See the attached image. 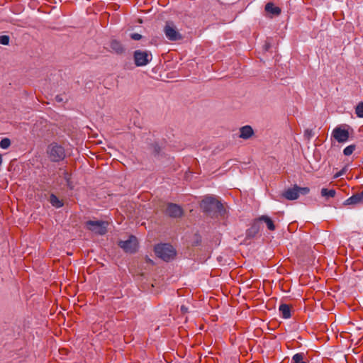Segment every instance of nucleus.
I'll return each mask as SVG.
<instances>
[{"instance_id":"obj_1","label":"nucleus","mask_w":363,"mask_h":363,"mask_svg":"<svg viewBox=\"0 0 363 363\" xmlns=\"http://www.w3.org/2000/svg\"><path fill=\"white\" fill-rule=\"evenodd\" d=\"M201 208L203 211L211 215H223L225 213V208L223 204L218 199L212 195L206 196L201 203Z\"/></svg>"},{"instance_id":"obj_2","label":"nucleus","mask_w":363,"mask_h":363,"mask_svg":"<svg viewBox=\"0 0 363 363\" xmlns=\"http://www.w3.org/2000/svg\"><path fill=\"white\" fill-rule=\"evenodd\" d=\"M46 152L49 160L53 162L62 161L66 157L64 147L57 143L50 144L48 146Z\"/></svg>"},{"instance_id":"obj_3","label":"nucleus","mask_w":363,"mask_h":363,"mask_svg":"<svg viewBox=\"0 0 363 363\" xmlns=\"http://www.w3.org/2000/svg\"><path fill=\"white\" fill-rule=\"evenodd\" d=\"M155 252L157 257L164 261H169L176 255L175 250L169 244H160L155 246Z\"/></svg>"},{"instance_id":"obj_4","label":"nucleus","mask_w":363,"mask_h":363,"mask_svg":"<svg viewBox=\"0 0 363 363\" xmlns=\"http://www.w3.org/2000/svg\"><path fill=\"white\" fill-rule=\"evenodd\" d=\"M133 59L137 67H143L152 60V56L149 51L137 50L133 52Z\"/></svg>"},{"instance_id":"obj_5","label":"nucleus","mask_w":363,"mask_h":363,"mask_svg":"<svg viewBox=\"0 0 363 363\" xmlns=\"http://www.w3.org/2000/svg\"><path fill=\"white\" fill-rule=\"evenodd\" d=\"M309 192L308 187H299L294 185L292 188H289L282 193V196L288 200H296L300 195H306Z\"/></svg>"},{"instance_id":"obj_6","label":"nucleus","mask_w":363,"mask_h":363,"mask_svg":"<svg viewBox=\"0 0 363 363\" xmlns=\"http://www.w3.org/2000/svg\"><path fill=\"white\" fill-rule=\"evenodd\" d=\"M107 225L106 222L102 220H89L86 223L87 228L99 235H104L106 233Z\"/></svg>"},{"instance_id":"obj_7","label":"nucleus","mask_w":363,"mask_h":363,"mask_svg":"<svg viewBox=\"0 0 363 363\" xmlns=\"http://www.w3.org/2000/svg\"><path fill=\"white\" fill-rule=\"evenodd\" d=\"M164 33L167 39L172 41H176L182 38V35L172 23L167 22L166 23L164 28Z\"/></svg>"},{"instance_id":"obj_8","label":"nucleus","mask_w":363,"mask_h":363,"mask_svg":"<svg viewBox=\"0 0 363 363\" xmlns=\"http://www.w3.org/2000/svg\"><path fill=\"white\" fill-rule=\"evenodd\" d=\"M118 245L125 252L133 253L137 250L138 240L135 236L131 235L127 240L120 241Z\"/></svg>"},{"instance_id":"obj_9","label":"nucleus","mask_w":363,"mask_h":363,"mask_svg":"<svg viewBox=\"0 0 363 363\" xmlns=\"http://www.w3.org/2000/svg\"><path fill=\"white\" fill-rule=\"evenodd\" d=\"M332 135L338 143L347 142L350 135L348 130L342 128L340 126L336 127L333 130Z\"/></svg>"},{"instance_id":"obj_10","label":"nucleus","mask_w":363,"mask_h":363,"mask_svg":"<svg viewBox=\"0 0 363 363\" xmlns=\"http://www.w3.org/2000/svg\"><path fill=\"white\" fill-rule=\"evenodd\" d=\"M52 179L61 182H69L71 174L65 167H60L55 173H53Z\"/></svg>"},{"instance_id":"obj_11","label":"nucleus","mask_w":363,"mask_h":363,"mask_svg":"<svg viewBox=\"0 0 363 363\" xmlns=\"http://www.w3.org/2000/svg\"><path fill=\"white\" fill-rule=\"evenodd\" d=\"M167 214L172 218H179L183 215V210L181 206L174 204L169 203L166 209Z\"/></svg>"},{"instance_id":"obj_12","label":"nucleus","mask_w":363,"mask_h":363,"mask_svg":"<svg viewBox=\"0 0 363 363\" xmlns=\"http://www.w3.org/2000/svg\"><path fill=\"white\" fill-rule=\"evenodd\" d=\"M344 205H363V190L360 193L355 194L344 201Z\"/></svg>"},{"instance_id":"obj_13","label":"nucleus","mask_w":363,"mask_h":363,"mask_svg":"<svg viewBox=\"0 0 363 363\" xmlns=\"http://www.w3.org/2000/svg\"><path fill=\"white\" fill-rule=\"evenodd\" d=\"M110 48L111 51L117 55H121L125 52V48L122 43L115 39L111 40Z\"/></svg>"},{"instance_id":"obj_14","label":"nucleus","mask_w":363,"mask_h":363,"mask_svg":"<svg viewBox=\"0 0 363 363\" xmlns=\"http://www.w3.org/2000/svg\"><path fill=\"white\" fill-rule=\"evenodd\" d=\"M254 135V130L250 125H245L240 128V138L247 140Z\"/></svg>"},{"instance_id":"obj_15","label":"nucleus","mask_w":363,"mask_h":363,"mask_svg":"<svg viewBox=\"0 0 363 363\" xmlns=\"http://www.w3.org/2000/svg\"><path fill=\"white\" fill-rule=\"evenodd\" d=\"M265 11L273 16H279L281 12V9L278 6H275L272 2H269L265 5Z\"/></svg>"},{"instance_id":"obj_16","label":"nucleus","mask_w":363,"mask_h":363,"mask_svg":"<svg viewBox=\"0 0 363 363\" xmlns=\"http://www.w3.org/2000/svg\"><path fill=\"white\" fill-rule=\"evenodd\" d=\"M279 311L281 313L282 318L287 319L291 317V308L288 304L281 303L279 306Z\"/></svg>"},{"instance_id":"obj_17","label":"nucleus","mask_w":363,"mask_h":363,"mask_svg":"<svg viewBox=\"0 0 363 363\" xmlns=\"http://www.w3.org/2000/svg\"><path fill=\"white\" fill-rule=\"evenodd\" d=\"M259 220L264 221L269 230H274L275 229V225L272 219L269 216H262L261 217H259Z\"/></svg>"},{"instance_id":"obj_18","label":"nucleus","mask_w":363,"mask_h":363,"mask_svg":"<svg viewBox=\"0 0 363 363\" xmlns=\"http://www.w3.org/2000/svg\"><path fill=\"white\" fill-rule=\"evenodd\" d=\"M305 354L303 353H296L291 359V363H308L305 360Z\"/></svg>"},{"instance_id":"obj_19","label":"nucleus","mask_w":363,"mask_h":363,"mask_svg":"<svg viewBox=\"0 0 363 363\" xmlns=\"http://www.w3.org/2000/svg\"><path fill=\"white\" fill-rule=\"evenodd\" d=\"M50 203L56 207V208H60V207H62L63 206V203L62 202V201H60L55 195L54 194H51L50 195Z\"/></svg>"},{"instance_id":"obj_20","label":"nucleus","mask_w":363,"mask_h":363,"mask_svg":"<svg viewBox=\"0 0 363 363\" xmlns=\"http://www.w3.org/2000/svg\"><path fill=\"white\" fill-rule=\"evenodd\" d=\"M335 194V191L334 189L328 190L327 189H322L321 195L326 198L333 197Z\"/></svg>"},{"instance_id":"obj_21","label":"nucleus","mask_w":363,"mask_h":363,"mask_svg":"<svg viewBox=\"0 0 363 363\" xmlns=\"http://www.w3.org/2000/svg\"><path fill=\"white\" fill-rule=\"evenodd\" d=\"M355 149H356V145H350L346 147L343 150V154L345 156H350V155H351L353 153V152L355 150Z\"/></svg>"},{"instance_id":"obj_22","label":"nucleus","mask_w":363,"mask_h":363,"mask_svg":"<svg viewBox=\"0 0 363 363\" xmlns=\"http://www.w3.org/2000/svg\"><path fill=\"white\" fill-rule=\"evenodd\" d=\"M11 145V140L10 139L7 138H3L1 141H0V147L2 148V149H7L10 147Z\"/></svg>"},{"instance_id":"obj_23","label":"nucleus","mask_w":363,"mask_h":363,"mask_svg":"<svg viewBox=\"0 0 363 363\" xmlns=\"http://www.w3.org/2000/svg\"><path fill=\"white\" fill-rule=\"evenodd\" d=\"M355 113L359 118H363V102L357 104L355 108Z\"/></svg>"},{"instance_id":"obj_24","label":"nucleus","mask_w":363,"mask_h":363,"mask_svg":"<svg viewBox=\"0 0 363 363\" xmlns=\"http://www.w3.org/2000/svg\"><path fill=\"white\" fill-rule=\"evenodd\" d=\"M10 38L9 35H1L0 36V44L7 45L9 43Z\"/></svg>"},{"instance_id":"obj_25","label":"nucleus","mask_w":363,"mask_h":363,"mask_svg":"<svg viewBox=\"0 0 363 363\" xmlns=\"http://www.w3.org/2000/svg\"><path fill=\"white\" fill-rule=\"evenodd\" d=\"M152 152L155 155L160 154L161 148L157 143L152 144Z\"/></svg>"},{"instance_id":"obj_26","label":"nucleus","mask_w":363,"mask_h":363,"mask_svg":"<svg viewBox=\"0 0 363 363\" xmlns=\"http://www.w3.org/2000/svg\"><path fill=\"white\" fill-rule=\"evenodd\" d=\"M347 171V167H344L342 169H341L340 171L336 172L334 174V176H333V178L334 179H336L337 177H342V175L344 174H346V172Z\"/></svg>"},{"instance_id":"obj_27","label":"nucleus","mask_w":363,"mask_h":363,"mask_svg":"<svg viewBox=\"0 0 363 363\" xmlns=\"http://www.w3.org/2000/svg\"><path fill=\"white\" fill-rule=\"evenodd\" d=\"M130 38L134 40H140L142 39V35L139 33H134L130 34Z\"/></svg>"},{"instance_id":"obj_28","label":"nucleus","mask_w":363,"mask_h":363,"mask_svg":"<svg viewBox=\"0 0 363 363\" xmlns=\"http://www.w3.org/2000/svg\"><path fill=\"white\" fill-rule=\"evenodd\" d=\"M55 100H56V101L60 103V102H62L64 101V98H63V96L62 95H57L55 96Z\"/></svg>"},{"instance_id":"obj_29","label":"nucleus","mask_w":363,"mask_h":363,"mask_svg":"<svg viewBox=\"0 0 363 363\" xmlns=\"http://www.w3.org/2000/svg\"><path fill=\"white\" fill-rule=\"evenodd\" d=\"M181 311L183 313H185L188 311V308L184 306H181Z\"/></svg>"},{"instance_id":"obj_30","label":"nucleus","mask_w":363,"mask_h":363,"mask_svg":"<svg viewBox=\"0 0 363 363\" xmlns=\"http://www.w3.org/2000/svg\"><path fill=\"white\" fill-rule=\"evenodd\" d=\"M349 175H350V173L346 174V179L350 180V179H352V176L350 177Z\"/></svg>"},{"instance_id":"obj_31","label":"nucleus","mask_w":363,"mask_h":363,"mask_svg":"<svg viewBox=\"0 0 363 363\" xmlns=\"http://www.w3.org/2000/svg\"><path fill=\"white\" fill-rule=\"evenodd\" d=\"M2 163V155L0 154V165Z\"/></svg>"}]
</instances>
